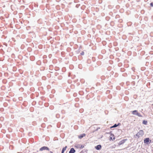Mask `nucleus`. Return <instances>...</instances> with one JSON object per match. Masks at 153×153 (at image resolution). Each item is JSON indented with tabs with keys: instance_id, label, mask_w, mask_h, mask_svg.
Masks as SVG:
<instances>
[{
	"instance_id": "1",
	"label": "nucleus",
	"mask_w": 153,
	"mask_h": 153,
	"mask_svg": "<svg viewBox=\"0 0 153 153\" xmlns=\"http://www.w3.org/2000/svg\"><path fill=\"white\" fill-rule=\"evenodd\" d=\"M132 114L133 115H136L139 117H142L140 114L139 113L137 110H134L132 111Z\"/></svg>"
},
{
	"instance_id": "2",
	"label": "nucleus",
	"mask_w": 153,
	"mask_h": 153,
	"mask_svg": "<svg viewBox=\"0 0 153 153\" xmlns=\"http://www.w3.org/2000/svg\"><path fill=\"white\" fill-rule=\"evenodd\" d=\"M152 142V140L149 139V138H146L144 139V142L146 144H148Z\"/></svg>"
},
{
	"instance_id": "3",
	"label": "nucleus",
	"mask_w": 153,
	"mask_h": 153,
	"mask_svg": "<svg viewBox=\"0 0 153 153\" xmlns=\"http://www.w3.org/2000/svg\"><path fill=\"white\" fill-rule=\"evenodd\" d=\"M144 134L143 131L142 130H140L136 134V136L138 137L142 136Z\"/></svg>"
},
{
	"instance_id": "4",
	"label": "nucleus",
	"mask_w": 153,
	"mask_h": 153,
	"mask_svg": "<svg viewBox=\"0 0 153 153\" xmlns=\"http://www.w3.org/2000/svg\"><path fill=\"white\" fill-rule=\"evenodd\" d=\"M46 150L49 151V149L47 147L43 146L40 149L39 151H42L44 150Z\"/></svg>"
},
{
	"instance_id": "5",
	"label": "nucleus",
	"mask_w": 153,
	"mask_h": 153,
	"mask_svg": "<svg viewBox=\"0 0 153 153\" xmlns=\"http://www.w3.org/2000/svg\"><path fill=\"white\" fill-rule=\"evenodd\" d=\"M95 148L97 150H100L101 149L102 146L100 145H98L95 147Z\"/></svg>"
},
{
	"instance_id": "6",
	"label": "nucleus",
	"mask_w": 153,
	"mask_h": 153,
	"mask_svg": "<svg viewBox=\"0 0 153 153\" xmlns=\"http://www.w3.org/2000/svg\"><path fill=\"white\" fill-rule=\"evenodd\" d=\"M75 152V150L74 148H71L69 152V153H74Z\"/></svg>"
},
{
	"instance_id": "7",
	"label": "nucleus",
	"mask_w": 153,
	"mask_h": 153,
	"mask_svg": "<svg viewBox=\"0 0 153 153\" xmlns=\"http://www.w3.org/2000/svg\"><path fill=\"white\" fill-rule=\"evenodd\" d=\"M67 148V146H65V147H64L62 149L61 153H64V151L66 150Z\"/></svg>"
},
{
	"instance_id": "8",
	"label": "nucleus",
	"mask_w": 153,
	"mask_h": 153,
	"mask_svg": "<svg viewBox=\"0 0 153 153\" xmlns=\"http://www.w3.org/2000/svg\"><path fill=\"white\" fill-rule=\"evenodd\" d=\"M120 123H118V124H115L114 125H113V126H111V128H115V127H117L118 125H119Z\"/></svg>"
},
{
	"instance_id": "9",
	"label": "nucleus",
	"mask_w": 153,
	"mask_h": 153,
	"mask_svg": "<svg viewBox=\"0 0 153 153\" xmlns=\"http://www.w3.org/2000/svg\"><path fill=\"white\" fill-rule=\"evenodd\" d=\"M85 134H82V135L79 136V138L81 139L84 136H85Z\"/></svg>"
},
{
	"instance_id": "10",
	"label": "nucleus",
	"mask_w": 153,
	"mask_h": 153,
	"mask_svg": "<svg viewBox=\"0 0 153 153\" xmlns=\"http://www.w3.org/2000/svg\"><path fill=\"white\" fill-rule=\"evenodd\" d=\"M147 123V122L146 120H143V123L145 125H146Z\"/></svg>"
},
{
	"instance_id": "11",
	"label": "nucleus",
	"mask_w": 153,
	"mask_h": 153,
	"mask_svg": "<svg viewBox=\"0 0 153 153\" xmlns=\"http://www.w3.org/2000/svg\"><path fill=\"white\" fill-rule=\"evenodd\" d=\"M124 142V140H123V141H122L120 142V144H122Z\"/></svg>"
},
{
	"instance_id": "12",
	"label": "nucleus",
	"mask_w": 153,
	"mask_h": 153,
	"mask_svg": "<svg viewBox=\"0 0 153 153\" xmlns=\"http://www.w3.org/2000/svg\"><path fill=\"white\" fill-rule=\"evenodd\" d=\"M79 147L80 148H83L84 147V146L82 145H79Z\"/></svg>"
},
{
	"instance_id": "13",
	"label": "nucleus",
	"mask_w": 153,
	"mask_h": 153,
	"mask_svg": "<svg viewBox=\"0 0 153 153\" xmlns=\"http://www.w3.org/2000/svg\"><path fill=\"white\" fill-rule=\"evenodd\" d=\"M99 129H100V128H97L95 130V131H97ZM95 131H93V132H94Z\"/></svg>"
},
{
	"instance_id": "14",
	"label": "nucleus",
	"mask_w": 153,
	"mask_h": 153,
	"mask_svg": "<svg viewBox=\"0 0 153 153\" xmlns=\"http://www.w3.org/2000/svg\"><path fill=\"white\" fill-rule=\"evenodd\" d=\"M150 5L152 7H153V2H152L150 4Z\"/></svg>"
},
{
	"instance_id": "15",
	"label": "nucleus",
	"mask_w": 153,
	"mask_h": 153,
	"mask_svg": "<svg viewBox=\"0 0 153 153\" xmlns=\"http://www.w3.org/2000/svg\"><path fill=\"white\" fill-rule=\"evenodd\" d=\"M84 52H83V51H82L80 53V54L82 55H84Z\"/></svg>"
},
{
	"instance_id": "16",
	"label": "nucleus",
	"mask_w": 153,
	"mask_h": 153,
	"mask_svg": "<svg viewBox=\"0 0 153 153\" xmlns=\"http://www.w3.org/2000/svg\"><path fill=\"white\" fill-rule=\"evenodd\" d=\"M50 152L51 153H53V152H52V151H50Z\"/></svg>"
},
{
	"instance_id": "17",
	"label": "nucleus",
	"mask_w": 153,
	"mask_h": 153,
	"mask_svg": "<svg viewBox=\"0 0 153 153\" xmlns=\"http://www.w3.org/2000/svg\"><path fill=\"white\" fill-rule=\"evenodd\" d=\"M17 153H20V152H18Z\"/></svg>"
},
{
	"instance_id": "18",
	"label": "nucleus",
	"mask_w": 153,
	"mask_h": 153,
	"mask_svg": "<svg viewBox=\"0 0 153 153\" xmlns=\"http://www.w3.org/2000/svg\"><path fill=\"white\" fill-rule=\"evenodd\" d=\"M152 105H153V104H152Z\"/></svg>"
}]
</instances>
